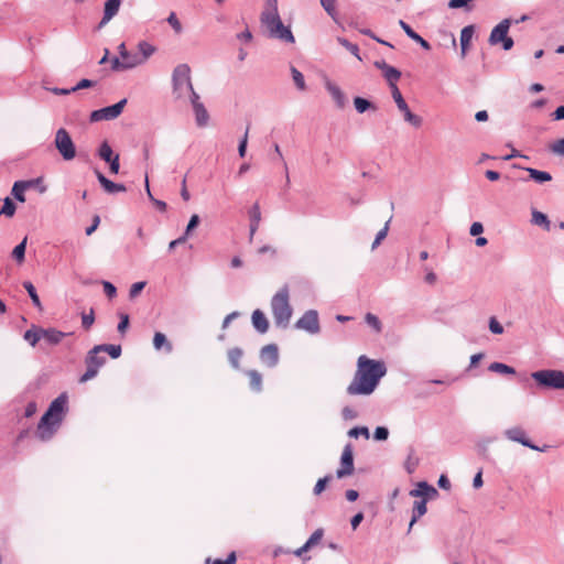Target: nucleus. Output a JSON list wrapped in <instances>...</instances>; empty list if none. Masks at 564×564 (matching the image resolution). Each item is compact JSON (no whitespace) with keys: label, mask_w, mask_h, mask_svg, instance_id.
I'll return each instance as SVG.
<instances>
[{"label":"nucleus","mask_w":564,"mask_h":564,"mask_svg":"<svg viewBox=\"0 0 564 564\" xmlns=\"http://www.w3.org/2000/svg\"><path fill=\"white\" fill-rule=\"evenodd\" d=\"M386 372L387 368L382 361L370 359L365 355L360 356L357 360L355 376L347 387V393L349 395H370Z\"/></svg>","instance_id":"1"},{"label":"nucleus","mask_w":564,"mask_h":564,"mask_svg":"<svg viewBox=\"0 0 564 564\" xmlns=\"http://www.w3.org/2000/svg\"><path fill=\"white\" fill-rule=\"evenodd\" d=\"M67 394L62 393L51 402L48 409L43 414L37 425L36 434L40 440L48 441L52 438L63 421L67 409Z\"/></svg>","instance_id":"2"},{"label":"nucleus","mask_w":564,"mask_h":564,"mask_svg":"<svg viewBox=\"0 0 564 564\" xmlns=\"http://www.w3.org/2000/svg\"><path fill=\"white\" fill-rule=\"evenodd\" d=\"M261 23L272 39L294 43L295 39L289 26H285L278 11V0H267V8L261 13Z\"/></svg>","instance_id":"3"},{"label":"nucleus","mask_w":564,"mask_h":564,"mask_svg":"<svg viewBox=\"0 0 564 564\" xmlns=\"http://www.w3.org/2000/svg\"><path fill=\"white\" fill-rule=\"evenodd\" d=\"M172 95L181 102L191 101L198 95L192 84L191 67L185 63L176 65L172 72Z\"/></svg>","instance_id":"4"},{"label":"nucleus","mask_w":564,"mask_h":564,"mask_svg":"<svg viewBox=\"0 0 564 564\" xmlns=\"http://www.w3.org/2000/svg\"><path fill=\"white\" fill-rule=\"evenodd\" d=\"M271 313L276 327L286 328L293 315L288 285L282 286L271 299Z\"/></svg>","instance_id":"5"},{"label":"nucleus","mask_w":564,"mask_h":564,"mask_svg":"<svg viewBox=\"0 0 564 564\" xmlns=\"http://www.w3.org/2000/svg\"><path fill=\"white\" fill-rule=\"evenodd\" d=\"M532 379L540 386L564 390V371L556 369H544L531 373Z\"/></svg>","instance_id":"6"},{"label":"nucleus","mask_w":564,"mask_h":564,"mask_svg":"<svg viewBox=\"0 0 564 564\" xmlns=\"http://www.w3.org/2000/svg\"><path fill=\"white\" fill-rule=\"evenodd\" d=\"M54 144L65 161H70L76 156L75 144L66 129L59 128L56 131Z\"/></svg>","instance_id":"7"},{"label":"nucleus","mask_w":564,"mask_h":564,"mask_svg":"<svg viewBox=\"0 0 564 564\" xmlns=\"http://www.w3.org/2000/svg\"><path fill=\"white\" fill-rule=\"evenodd\" d=\"M392 98L398 107V109L403 113L404 121L413 126L414 128H420L423 123V120L420 116L414 115L408 104L405 102L400 89L398 87H394V89L391 91Z\"/></svg>","instance_id":"8"},{"label":"nucleus","mask_w":564,"mask_h":564,"mask_svg":"<svg viewBox=\"0 0 564 564\" xmlns=\"http://www.w3.org/2000/svg\"><path fill=\"white\" fill-rule=\"evenodd\" d=\"M295 328L310 334H317L321 330L318 313L316 310L306 311L295 323Z\"/></svg>","instance_id":"9"},{"label":"nucleus","mask_w":564,"mask_h":564,"mask_svg":"<svg viewBox=\"0 0 564 564\" xmlns=\"http://www.w3.org/2000/svg\"><path fill=\"white\" fill-rule=\"evenodd\" d=\"M126 104H127V99L123 98L112 106H108V107H105V108H101L98 110H94L90 115V120L96 122V121H101V120L116 119L121 115Z\"/></svg>","instance_id":"10"},{"label":"nucleus","mask_w":564,"mask_h":564,"mask_svg":"<svg viewBox=\"0 0 564 564\" xmlns=\"http://www.w3.org/2000/svg\"><path fill=\"white\" fill-rule=\"evenodd\" d=\"M138 53L128 51L121 58L113 57L111 59V69L115 72H124L142 66Z\"/></svg>","instance_id":"11"},{"label":"nucleus","mask_w":564,"mask_h":564,"mask_svg":"<svg viewBox=\"0 0 564 564\" xmlns=\"http://www.w3.org/2000/svg\"><path fill=\"white\" fill-rule=\"evenodd\" d=\"M505 436L509 441L520 443L523 446L529 447V448H531L533 451L546 452L550 448L549 445H543L542 447L534 445L530 440L527 438L525 432L520 426H514V427L507 429L505 431Z\"/></svg>","instance_id":"12"},{"label":"nucleus","mask_w":564,"mask_h":564,"mask_svg":"<svg viewBox=\"0 0 564 564\" xmlns=\"http://www.w3.org/2000/svg\"><path fill=\"white\" fill-rule=\"evenodd\" d=\"M354 452L350 443L346 444L341 457H340V467L336 471L337 478H344L352 475L354 473Z\"/></svg>","instance_id":"13"},{"label":"nucleus","mask_w":564,"mask_h":564,"mask_svg":"<svg viewBox=\"0 0 564 564\" xmlns=\"http://www.w3.org/2000/svg\"><path fill=\"white\" fill-rule=\"evenodd\" d=\"M194 111L195 122L199 128H204L209 122V113L200 101L199 95H194V98L189 101Z\"/></svg>","instance_id":"14"},{"label":"nucleus","mask_w":564,"mask_h":564,"mask_svg":"<svg viewBox=\"0 0 564 564\" xmlns=\"http://www.w3.org/2000/svg\"><path fill=\"white\" fill-rule=\"evenodd\" d=\"M511 25L510 19H503L500 23H498L490 32L489 43L491 45L500 44L507 36L508 31Z\"/></svg>","instance_id":"15"},{"label":"nucleus","mask_w":564,"mask_h":564,"mask_svg":"<svg viewBox=\"0 0 564 564\" xmlns=\"http://www.w3.org/2000/svg\"><path fill=\"white\" fill-rule=\"evenodd\" d=\"M325 88L332 96V99L334 100L336 107L339 109H344L347 105V97L345 93L341 90V88L329 79L325 80Z\"/></svg>","instance_id":"16"},{"label":"nucleus","mask_w":564,"mask_h":564,"mask_svg":"<svg viewBox=\"0 0 564 564\" xmlns=\"http://www.w3.org/2000/svg\"><path fill=\"white\" fill-rule=\"evenodd\" d=\"M261 361L270 368H273L279 362V349L275 344H269L261 348Z\"/></svg>","instance_id":"17"},{"label":"nucleus","mask_w":564,"mask_h":564,"mask_svg":"<svg viewBox=\"0 0 564 564\" xmlns=\"http://www.w3.org/2000/svg\"><path fill=\"white\" fill-rule=\"evenodd\" d=\"M42 183V178L39 177V178H35V180H30V181H18L13 184V187H12V195L14 196V198L21 203H24L25 202V191L30 187H32L34 184H40Z\"/></svg>","instance_id":"18"},{"label":"nucleus","mask_w":564,"mask_h":564,"mask_svg":"<svg viewBox=\"0 0 564 564\" xmlns=\"http://www.w3.org/2000/svg\"><path fill=\"white\" fill-rule=\"evenodd\" d=\"M96 176L102 188L109 193L115 194L118 192H124L126 186L123 184H117L110 180H108L101 172L97 171Z\"/></svg>","instance_id":"19"},{"label":"nucleus","mask_w":564,"mask_h":564,"mask_svg":"<svg viewBox=\"0 0 564 564\" xmlns=\"http://www.w3.org/2000/svg\"><path fill=\"white\" fill-rule=\"evenodd\" d=\"M251 322L258 333L265 334L268 332L269 321L261 310L253 311Z\"/></svg>","instance_id":"20"},{"label":"nucleus","mask_w":564,"mask_h":564,"mask_svg":"<svg viewBox=\"0 0 564 564\" xmlns=\"http://www.w3.org/2000/svg\"><path fill=\"white\" fill-rule=\"evenodd\" d=\"M121 0H107L104 9V17L100 26L107 24L119 11Z\"/></svg>","instance_id":"21"},{"label":"nucleus","mask_w":564,"mask_h":564,"mask_svg":"<svg viewBox=\"0 0 564 564\" xmlns=\"http://www.w3.org/2000/svg\"><path fill=\"white\" fill-rule=\"evenodd\" d=\"M436 495L437 490L425 481L419 482L417 487L410 491L411 497H423V499L432 498Z\"/></svg>","instance_id":"22"},{"label":"nucleus","mask_w":564,"mask_h":564,"mask_svg":"<svg viewBox=\"0 0 564 564\" xmlns=\"http://www.w3.org/2000/svg\"><path fill=\"white\" fill-rule=\"evenodd\" d=\"M399 25L404 31V33L414 42L419 43L421 47L429 51L431 48V45L427 41H425L420 34H417L408 23H405L403 20L399 21Z\"/></svg>","instance_id":"23"},{"label":"nucleus","mask_w":564,"mask_h":564,"mask_svg":"<svg viewBox=\"0 0 564 564\" xmlns=\"http://www.w3.org/2000/svg\"><path fill=\"white\" fill-rule=\"evenodd\" d=\"M323 538V530L317 529L315 530L312 535L308 538V540L297 550L294 551L295 556H302L305 552H307L312 546L317 544Z\"/></svg>","instance_id":"24"},{"label":"nucleus","mask_w":564,"mask_h":564,"mask_svg":"<svg viewBox=\"0 0 564 564\" xmlns=\"http://www.w3.org/2000/svg\"><path fill=\"white\" fill-rule=\"evenodd\" d=\"M66 336H67L66 333H63L55 328H47V329L42 328V339H44L50 345L59 344Z\"/></svg>","instance_id":"25"},{"label":"nucleus","mask_w":564,"mask_h":564,"mask_svg":"<svg viewBox=\"0 0 564 564\" xmlns=\"http://www.w3.org/2000/svg\"><path fill=\"white\" fill-rule=\"evenodd\" d=\"M156 52V47L147 41L138 43V55L141 63L144 65L147 61Z\"/></svg>","instance_id":"26"},{"label":"nucleus","mask_w":564,"mask_h":564,"mask_svg":"<svg viewBox=\"0 0 564 564\" xmlns=\"http://www.w3.org/2000/svg\"><path fill=\"white\" fill-rule=\"evenodd\" d=\"M474 35V28L471 25L465 26L460 32V54L462 57L466 56L468 46Z\"/></svg>","instance_id":"27"},{"label":"nucleus","mask_w":564,"mask_h":564,"mask_svg":"<svg viewBox=\"0 0 564 564\" xmlns=\"http://www.w3.org/2000/svg\"><path fill=\"white\" fill-rule=\"evenodd\" d=\"M427 511V508H426V499H422V500H419V501H415L414 505H413V513H412V519L410 521V524H409V531H411L412 527L414 525V523L421 518L423 517Z\"/></svg>","instance_id":"28"},{"label":"nucleus","mask_w":564,"mask_h":564,"mask_svg":"<svg viewBox=\"0 0 564 564\" xmlns=\"http://www.w3.org/2000/svg\"><path fill=\"white\" fill-rule=\"evenodd\" d=\"M153 346L155 350H162L164 349L166 352H171L173 349L172 344L167 340L166 336L161 333L156 332L153 337Z\"/></svg>","instance_id":"29"},{"label":"nucleus","mask_w":564,"mask_h":564,"mask_svg":"<svg viewBox=\"0 0 564 564\" xmlns=\"http://www.w3.org/2000/svg\"><path fill=\"white\" fill-rule=\"evenodd\" d=\"M524 170L529 173L530 178L539 184L550 182L552 180V175L549 172L540 171L533 167H524Z\"/></svg>","instance_id":"30"},{"label":"nucleus","mask_w":564,"mask_h":564,"mask_svg":"<svg viewBox=\"0 0 564 564\" xmlns=\"http://www.w3.org/2000/svg\"><path fill=\"white\" fill-rule=\"evenodd\" d=\"M99 352H101V350H96V346L89 350L86 357V364L100 369L106 362V358L104 356H99Z\"/></svg>","instance_id":"31"},{"label":"nucleus","mask_w":564,"mask_h":564,"mask_svg":"<svg viewBox=\"0 0 564 564\" xmlns=\"http://www.w3.org/2000/svg\"><path fill=\"white\" fill-rule=\"evenodd\" d=\"M382 74H383V77L389 83L391 91L394 89V87H398L397 82L401 77V72L399 69H397L393 66H389Z\"/></svg>","instance_id":"32"},{"label":"nucleus","mask_w":564,"mask_h":564,"mask_svg":"<svg viewBox=\"0 0 564 564\" xmlns=\"http://www.w3.org/2000/svg\"><path fill=\"white\" fill-rule=\"evenodd\" d=\"M24 339L31 345L35 346L42 339V328L32 327L24 333Z\"/></svg>","instance_id":"33"},{"label":"nucleus","mask_w":564,"mask_h":564,"mask_svg":"<svg viewBox=\"0 0 564 564\" xmlns=\"http://www.w3.org/2000/svg\"><path fill=\"white\" fill-rule=\"evenodd\" d=\"M96 350H101V352H108L111 358L116 359L121 355V346L120 345H97Z\"/></svg>","instance_id":"34"},{"label":"nucleus","mask_w":564,"mask_h":564,"mask_svg":"<svg viewBox=\"0 0 564 564\" xmlns=\"http://www.w3.org/2000/svg\"><path fill=\"white\" fill-rule=\"evenodd\" d=\"M488 369L492 372L502 373V375H514L516 370L514 368L502 364V362H492L488 367Z\"/></svg>","instance_id":"35"},{"label":"nucleus","mask_w":564,"mask_h":564,"mask_svg":"<svg viewBox=\"0 0 564 564\" xmlns=\"http://www.w3.org/2000/svg\"><path fill=\"white\" fill-rule=\"evenodd\" d=\"M354 106L357 112L364 113L369 109H376V107L367 99L362 97H355L354 98Z\"/></svg>","instance_id":"36"},{"label":"nucleus","mask_w":564,"mask_h":564,"mask_svg":"<svg viewBox=\"0 0 564 564\" xmlns=\"http://www.w3.org/2000/svg\"><path fill=\"white\" fill-rule=\"evenodd\" d=\"M98 155L101 160L108 162L112 160L116 154L113 153L109 143L107 141H104L98 149Z\"/></svg>","instance_id":"37"},{"label":"nucleus","mask_w":564,"mask_h":564,"mask_svg":"<svg viewBox=\"0 0 564 564\" xmlns=\"http://www.w3.org/2000/svg\"><path fill=\"white\" fill-rule=\"evenodd\" d=\"M242 350L238 347L228 350V360L232 368L239 369Z\"/></svg>","instance_id":"38"},{"label":"nucleus","mask_w":564,"mask_h":564,"mask_svg":"<svg viewBox=\"0 0 564 564\" xmlns=\"http://www.w3.org/2000/svg\"><path fill=\"white\" fill-rule=\"evenodd\" d=\"M26 237L19 243L14 247L13 251H12V257L19 262H23L24 260V257H25V248H26Z\"/></svg>","instance_id":"39"},{"label":"nucleus","mask_w":564,"mask_h":564,"mask_svg":"<svg viewBox=\"0 0 564 564\" xmlns=\"http://www.w3.org/2000/svg\"><path fill=\"white\" fill-rule=\"evenodd\" d=\"M365 322L367 323L368 326H370L376 333H381L382 330V324L380 322V319L378 318V316H376L375 314L372 313H367L365 315Z\"/></svg>","instance_id":"40"},{"label":"nucleus","mask_w":564,"mask_h":564,"mask_svg":"<svg viewBox=\"0 0 564 564\" xmlns=\"http://www.w3.org/2000/svg\"><path fill=\"white\" fill-rule=\"evenodd\" d=\"M532 223L536 226H543L545 229L550 227V220L547 216L539 210L532 212Z\"/></svg>","instance_id":"41"},{"label":"nucleus","mask_w":564,"mask_h":564,"mask_svg":"<svg viewBox=\"0 0 564 564\" xmlns=\"http://www.w3.org/2000/svg\"><path fill=\"white\" fill-rule=\"evenodd\" d=\"M291 75H292V78H293V82H294L295 86L300 90H305L306 89V84H305V79H304L303 74L297 68L292 66L291 67Z\"/></svg>","instance_id":"42"},{"label":"nucleus","mask_w":564,"mask_h":564,"mask_svg":"<svg viewBox=\"0 0 564 564\" xmlns=\"http://www.w3.org/2000/svg\"><path fill=\"white\" fill-rule=\"evenodd\" d=\"M23 286L26 290L28 294L30 295L34 306H36L37 308L41 310L42 308L41 301H40V297L36 293L34 285L31 282H24Z\"/></svg>","instance_id":"43"},{"label":"nucleus","mask_w":564,"mask_h":564,"mask_svg":"<svg viewBox=\"0 0 564 564\" xmlns=\"http://www.w3.org/2000/svg\"><path fill=\"white\" fill-rule=\"evenodd\" d=\"M321 6L326 11V13L336 21L337 10H336V0H319Z\"/></svg>","instance_id":"44"},{"label":"nucleus","mask_w":564,"mask_h":564,"mask_svg":"<svg viewBox=\"0 0 564 564\" xmlns=\"http://www.w3.org/2000/svg\"><path fill=\"white\" fill-rule=\"evenodd\" d=\"M248 376L250 378V386L254 391H260L262 387V377L256 370L248 371Z\"/></svg>","instance_id":"45"},{"label":"nucleus","mask_w":564,"mask_h":564,"mask_svg":"<svg viewBox=\"0 0 564 564\" xmlns=\"http://www.w3.org/2000/svg\"><path fill=\"white\" fill-rule=\"evenodd\" d=\"M337 41L341 46H344L346 50H348L354 56H356L358 59H361V57L359 55V47L357 44L350 43L345 37H338Z\"/></svg>","instance_id":"46"},{"label":"nucleus","mask_w":564,"mask_h":564,"mask_svg":"<svg viewBox=\"0 0 564 564\" xmlns=\"http://www.w3.org/2000/svg\"><path fill=\"white\" fill-rule=\"evenodd\" d=\"M15 204L12 202L11 198L6 197L3 202L2 209L0 212V215H6L7 217H12L15 214Z\"/></svg>","instance_id":"47"},{"label":"nucleus","mask_w":564,"mask_h":564,"mask_svg":"<svg viewBox=\"0 0 564 564\" xmlns=\"http://www.w3.org/2000/svg\"><path fill=\"white\" fill-rule=\"evenodd\" d=\"M348 436L354 438H358L359 436L369 438V430L366 426H356L348 431Z\"/></svg>","instance_id":"48"},{"label":"nucleus","mask_w":564,"mask_h":564,"mask_svg":"<svg viewBox=\"0 0 564 564\" xmlns=\"http://www.w3.org/2000/svg\"><path fill=\"white\" fill-rule=\"evenodd\" d=\"M249 219H250V223H258L260 224L261 221V209H260V205L258 203H254L251 208L249 209Z\"/></svg>","instance_id":"49"},{"label":"nucleus","mask_w":564,"mask_h":564,"mask_svg":"<svg viewBox=\"0 0 564 564\" xmlns=\"http://www.w3.org/2000/svg\"><path fill=\"white\" fill-rule=\"evenodd\" d=\"M388 230H389V221H387L384 227L381 228L377 232L375 241L372 242V247H371L372 249H376L381 243V241L387 237Z\"/></svg>","instance_id":"50"},{"label":"nucleus","mask_w":564,"mask_h":564,"mask_svg":"<svg viewBox=\"0 0 564 564\" xmlns=\"http://www.w3.org/2000/svg\"><path fill=\"white\" fill-rule=\"evenodd\" d=\"M99 369H97L94 366L87 365L86 371L82 375L79 381L80 382H87L88 380H91L95 378L98 373Z\"/></svg>","instance_id":"51"},{"label":"nucleus","mask_w":564,"mask_h":564,"mask_svg":"<svg viewBox=\"0 0 564 564\" xmlns=\"http://www.w3.org/2000/svg\"><path fill=\"white\" fill-rule=\"evenodd\" d=\"M330 479H332V476H330V475L325 476V477H323V478H319V479L317 480V482H316V485H315L314 489H313L314 495H316V496L321 495V494L325 490L326 485H327V482H328Z\"/></svg>","instance_id":"52"},{"label":"nucleus","mask_w":564,"mask_h":564,"mask_svg":"<svg viewBox=\"0 0 564 564\" xmlns=\"http://www.w3.org/2000/svg\"><path fill=\"white\" fill-rule=\"evenodd\" d=\"M550 150L556 155L564 156V138L552 143Z\"/></svg>","instance_id":"53"},{"label":"nucleus","mask_w":564,"mask_h":564,"mask_svg":"<svg viewBox=\"0 0 564 564\" xmlns=\"http://www.w3.org/2000/svg\"><path fill=\"white\" fill-rule=\"evenodd\" d=\"M248 133H249V128L246 129V132H245L243 137L241 138L239 145H238V154L240 158H243L247 152Z\"/></svg>","instance_id":"54"},{"label":"nucleus","mask_w":564,"mask_h":564,"mask_svg":"<svg viewBox=\"0 0 564 564\" xmlns=\"http://www.w3.org/2000/svg\"><path fill=\"white\" fill-rule=\"evenodd\" d=\"M167 23L173 28V30L176 33H180L182 31V24L174 12H171L170 15L167 17Z\"/></svg>","instance_id":"55"},{"label":"nucleus","mask_w":564,"mask_h":564,"mask_svg":"<svg viewBox=\"0 0 564 564\" xmlns=\"http://www.w3.org/2000/svg\"><path fill=\"white\" fill-rule=\"evenodd\" d=\"M145 284L147 283L144 281L133 283L130 288L129 296L131 299L137 297L140 294V292L144 289Z\"/></svg>","instance_id":"56"},{"label":"nucleus","mask_w":564,"mask_h":564,"mask_svg":"<svg viewBox=\"0 0 564 564\" xmlns=\"http://www.w3.org/2000/svg\"><path fill=\"white\" fill-rule=\"evenodd\" d=\"M489 329L492 334L500 335L503 333L502 325L497 321L496 317H490L489 319Z\"/></svg>","instance_id":"57"},{"label":"nucleus","mask_w":564,"mask_h":564,"mask_svg":"<svg viewBox=\"0 0 564 564\" xmlns=\"http://www.w3.org/2000/svg\"><path fill=\"white\" fill-rule=\"evenodd\" d=\"M389 436V431L384 426H378L375 430L373 437L376 441H386Z\"/></svg>","instance_id":"58"},{"label":"nucleus","mask_w":564,"mask_h":564,"mask_svg":"<svg viewBox=\"0 0 564 564\" xmlns=\"http://www.w3.org/2000/svg\"><path fill=\"white\" fill-rule=\"evenodd\" d=\"M341 416H343V419L345 421H351V420H355L358 416V413L352 408L345 406L341 410Z\"/></svg>","instance_id":"59"},{"label":"nucleus","mask_w":564,"mask_h":564,"mask_svg":"<svg viewBox=\"0 0 564 564\" xmlns=\"http://www.w3.org/2000/svg\"><path fill=\"white\" fill-rule=\"evenodd\" d=\"M95 322L94 311L91 310L88 314L82 315L83 327L88 329Z\"/></svg>","instance_id":"60"},{"label":"nucleus","mask_w":564,"mask_h":564,"mask_svg":"<svg viewBox=\"0 0 564 564\" xmlns=\"http://www.w3.org/2000/svg\"><path fill=\"white\" fill-rule=\"evenodd\" d=\"M198 224H199V217H198V215H196V214L192 215V217H191V219H189V221H188V224H187V226H186V229H185V232H184V234H185L186 236H189V234L192 232V230H193L194 228H196V227L198 226Z\"/></svg>","instance_id":"61"},{"label":"nucleus","mask_w":564,"mask_h":564,"mask_svg":"<svg viewBox=\"0 0 564 564\" xmlns=\"http://www.w3.org/2000/svg\"><path fill=\"white\" fill-rule=\"evenodd\" d=\"M102 286H104V292L106 293V295H107L108 297H110V299H111V297H115V296H116V294H117V289H116V286H115L112 283H110V282H108V281H104V282H102Z\"/></svg>","instance_id":"62"},{"label":"nucleus","mask_w":564,"mask_h":564,"mask_svg":"<svg viewBox=\"0 0 564 564\" xmlns=\"http://www.w3.org/2000/svg\"><path fill=\"white\" fill-rule=\"evenodd\" d=\"M129 326V315L126 313H120V322L118 324V332L124 333Z\"/></svg>","instance_id":"63"},{"label":"nucleus","mask_w":564,"mask_h":564,"mask_svg":"<svg viewBox=\"0 0 564 564\" xmlns=\"http://www.w3.org/2000/svg\"><path fill=\"white\" fill-rule=\"evenodd\" d=\"M107 163H109V167H110V172L111 173H113V174H118L119 173V169H120L119 154H116L113 156V159L108 161Z\"/></svg>","instance_id":"64"}]
</instances>
